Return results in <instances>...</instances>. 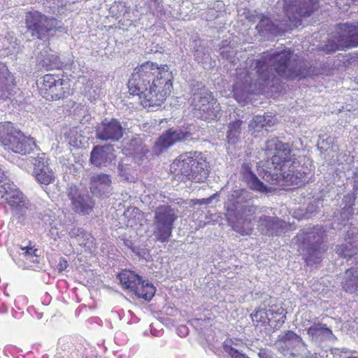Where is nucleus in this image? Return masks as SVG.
Returning <instances> with one entry per match:
<instances>
[{"label": "nucleus", "mask_w": 358, "mask_h": 358, "mask_svg": "<svg viewBox=\"0 0 358 358\" xmlns=\"http://www.w3.org/2000/svg\"><path fill=\"white\" fill-rule=\"evenodd\" d=\"M292 55L290 49H282L273 52L268 59L252 60L245 73L243 90L250 92L253 91V86L255 88H260L261 80L273 81L276 74L286 78L301 79L317 73L315 68L308 66L303 62H296L294 66H291Z\"/></svg>", "instance_id": "nucleus-1"}, {"label": "nucleus", "mask_w": 358, "mask_h": 358, "mask_svg": "<svg viewBox=\"0 0 358 358\" xmlns=\"http://www.w3.org/2000/svg\"><path fill=\"white\" fill-rule=\"evenodd\" d=\"M285 19L272 20L262 14L257 15V29L262 34L278 36L301 24V17L310 16L317 8L319 0H283Z\"/></svg>", "instance_id": "nucleus-2"}, {"label": "nucleus", "mask_w": 358, "mask_h": 358, "mask_svg": "<svg viewBox=\"0 0 358 358\" xmlns=\"http://www.w3.org/2000/svg\"><path fill=\"white\" fill-rule=\"evenodd\" d=\"M170 169L178 180L198 183L205 182L210 171L206 157L197 152L180 155L171 164Z\"/></svg>", "instance_id": "nucleus-3"}, {"label": "nucleus", "mask_w": 358, "mask_h": 358, "mask_svg": "<svg viewBox=\"0 0 358 358\" xmlns=\"http://www.w3.org/2000/svg\"><path fill=\"white\" fill-rule=\"evenodd\" d=\"M0 143L6 150L25 155L36 148L33 138L24 136L10 122H0Z\"/></svg>", "instance_id": "nucleus-4"}, {"label": "nucleus", "mask_w": 358, "mask_h": 358, "mask_svg": "<svg viewBox=\"0 0 358 358\" xmlns=\"http://www.w3.org/2000/svg\"><path fill=\"white\" fill-rule=\"evenodd\" d=\"M178 218V210L169 205H160L154 210V239L167 243L172 234L173 224Z\"/></svg>", "instance_id": "nucleus-5"}, {"label": "nucleus", "mask_w": 358, "mask_h": 358, "mask_svg": "<svg viewBox=\"0 0 358 358\" xmlns=\"http://www.w3.org/2000/svg\"><path fill=\"white\" fill-rule=\"evenodd\" d=\"M264 165L263 166L265 167V169L263 173H261V177L267 184L262 181L252 172L249 164H243L241 169L242 180L247 184L248 187L254 191L261 193L271 192L274 189V187L268 186V185H277L281 179L276 170L273 171V169H268Z\"/></svg>", "instance_id": "nucleus-6"}, {"label": "nucleus", "mask_w": 358, "mask_h": 358, "mask_svg": "<svg viewBox=\"0 0 358 358\" xmlns=\"http://www.w3.org/2000/svg\"><path fill=\"white\" fill-rule=\"evenodd\" d=\"M157 64L147 62L136 67L128 82L129 92L142 98L145 93L155 83L154 72L157 71Z\"/></svg>", "instance_id": "nucleus-7"}, {"label": "nucleus", "mask_w": 358, "mask_h": 358, "mask_svg": "<svg viewBox=\"0 0 358 358\" xmlns=\"http://www.w3.org/2000/svg\"><path fill=\"white\" fill-rule=\"evenodd\" d=\"M0 198L5 199L10 206L13 215L21 222L31 206L22 192L9 182L0 187Z\"/></svg>", "instance_id": "nucleus-8"}, {"label": "nucleus", "mask_w": 358, "mask_h": 358, "mask_svg": "<svg viewBox=\"0 0 358 358\" xmlns=\"http://www.w3.org/2000/svg\"><path fill=\"white\" fill-rule=\"evenodd\" d=\"M28 32L38 39H45L50 31L55 29L57 21L55 18L48 17L38 11L29 12L25 18Z\"/></svg>", "instance_id": "nucleus-9"}, {"label": "nucleus", "mask_w": 358, "mask_h": 358, "mask_svg": "<svg viewBox=\"0 0 358 358\" xmlns=\"http://www.w3.org/2000/svg\"><path fill=\"white\" fill-rule=\"evenodd\" d=\"M294 159L289 154L287 155H275L265 162V166L270 169L276 170L280 178L285 179L287 182L292 184L295 182L296 176H294L295 166Z\"/></svg>", "instance_id": "nucleus-10"}, {"label": "nucleus", "mask_w": 358, "mask_h": 358, "mask_svg": "<svg viewBox=\"0 0 358 358\" xmlns=\"http://www.w3.org/2000/svg\"><path fill=\"white\" fill-rule=\"evenodd\" d=\"M324 231L320 229V232H310L307 236V240L314 241L306 250L304 254L305 260L308 265H313L319 263L327 250V247L323 244Z\"/></svg>", "instance_id": "nucleus-11"}, {"label": "nucleus", "mask_w": 358, "mask_h": 358, "mask_svg": "<svg viewBox=\"0 0 358 358\" xmlns=\"http://www.w3.org/2000/svg\"><path fill=\"white\" fill-rule=\"evenodd\" d=\"M30 161L34 165V176L38 182L47 185L55 180V173L45 153H41L36 157H31Z\"/></svg>", "instance_id": "nucleus-12"}, {"label": "nucleus", "mask_w": 358, "mask_h": 358, "mask_svg": "<svg viewBox=\"0 0 358 358\" xmlns=\"http://www.w3.org/2000/svg\"><path fill=\"white\" fill-rule=\"evenodd\" d=\"M96 133V138L101 141L115 142L123 136V128L117 120L106 119L97 126Z\"/></svg>", "instance_id": "nucleus-13"}, {"label": "nucleus", "mask_w": 358, "mask_h": 358, "mask_svg": "<svg viewBox=\"0 0 358 358\" xmlns=\"http://www.w3.org/2000/svg\"><path fill=\"white\" fill-rule=\"evenodd\" d=\"M288 224L278 217L263 215L257 220V230L265 236H279L288 229Z\"/></svg>", "instance_id": "nucleus-14"}, {"label": "nucleus", "mask_w": 358, "mask_h": 358, "mask_svg": "<svg viewBox=\"0 0 358 358\" xmlns=\"http://www.w3.org/2000/svg\"><path fill=\"white\" fill-rule=\"evenodd\" d=\"M191 137V134L180 129H170L162 135L153 148L155 154L159 155L171 145L179 141H185Z\"/></svg>", "instance_id": "nucleus-15"}, {"label": "nucleus", "mask_w": 358, "mask_h": 358, "mask_svg": "<svg viewBox=\"0 0 358 358\" xmlns=\"http://www.w3.org/2000/svg\"><path fill=\"white\" fill-rule=\"evenodd\" d=\"M226 208L228 215H236L238 224L234 227V230L242 235L250 234V228L245 229L244 227H239L238 224L241 220H243V222H248V218L256 213L257 206L254 205L252 203H250L241 206L229 205L227 206Z\"/></svg>", "instance_id": "nucleus-16"}, {"label": "nucleus", "mask_w": 358, "mask_h": 358, "mask_svg": "<svg viewBox=\"0 0 358 358\" xmlns=\"http://www.w3.org/2000/svg\"><path fill=\"white\" fill-rule=\"evenodd\" d=\"M191 105L197 112L207 106L210 102L215 101L212 93L201 83L194 81L192 83Z\"/></svg>", "instance_id": "nucleus-17"}, {"label": "nucleus", "mask_w": 358, "mask_h": 358, "mask_svg": "<svg viewBox=\"0 0 358 358\" xmlns=\"http://www.w3.org/2000/svg\"><path fill=\"white\" fill-rule=\"evenodd\" d=\"M111 176L103 173H93L90 179V188L96 196H106L111 192Z\"/></svg>", "instance_id": "nucleus-18"}, {"label": "nucleus", "mask_w": 358, "mask_h": 358, "mask_svg": "<svg viewBox=\"0 0 358 358\" xmlns=\"http://www.w3.org/2000/svg\"><path fill=\"white\" fill-rule=\"evenodd\" d=\"M341 45L346 48L358 46V22L339 24Z\"/></svg>", "instance_id": "nucleus-19"}, {"label": "nucleus", "mask_w": 358, "mask_h": 358, "mask_svg": "<svg viewBox=\"0 0 358 358\" xmlns=\"http://www.w3.org/2000/svg\"><path fill=\"white\" fill-rule=\"evenodd\" d=\"M158 85L155 83H152V87L149 88L145 93L142 94L141 104L144 107L159 106L165 101L166 96L170 93V89H164L162 90H157Z\"/></svg>", "instance_id": "nucleus-20"}, {"label": "nucleus", "mask_w": 358, "mask_h": 358, "mask_svg": "<svg viewBox=\"0 0 358 358\" xmlns=\"http://www.w3.org/2000/svg\"><path fill=\"white\" fill-rule=\"evenodd\" d=\"M109 146H95L90 154V162L96 167L106 166L115 159Z\"/></svg>", "instance_id": "nucleus-21"}, {"label": "nucleus", "mask_w": 358, "mask_h": 358, "mask_svg": "<svg viewBox=\"0 0 358 358\" xmlns=\"http://www.w3.org/2000/svg\"><path fill=\"white\" fill-rule=\"evenodd\" d=\"M37 65L44 68L47 71L52 69H60L62 67V62L58 56L49 52L48 49L42 50L36 56Z\"/></svg>", "instance_id": "nucleus-22"}, {"label": "nucleus", "mask_w": 358, "mask_h": 358, "mask_svg": "<svg viewBox=\"0 0 358 358\" xmlns=\"http://www.w3.org/2000/svg\"><path fill=\"white\" fill-rule=\"evenodd\" d=\"M267 156L275 155H287L291 153V149L288 143L280 141L278 138L273 137L265 141L262 148Z\"/></svg>", "instance_id": "nucleus-23"}, {"label": "nucleus", "mask_w": 358, "mask_h": 358, "mask_svg": "<svg viewBox=\"0 0 358 358\" xmlns=\"http://www.w3.org/2000/svg\"><path fill=\"white\" fill-rule=\"evenodd\" d=\"M307 334L313 341H323L334 336L332 331L324 324L313 323L307 329Z\"/></svg>", "instance_id": "nucleus-24"}, {"label": "nucleus", "mask_w": 358, "mask_h": 358, "mask_svg": "<svg viewBox=\"0 0 358 358\" xmlns=\"http://www.w3.org/2000/svg\"><path fill=\"white\" fill-rule=\"evenodd\" d=\"M129 157L122 159L118 164V176L123 181L134 182L136 180V170Z\"/></svg>", "instance_id": "nucleus-25"}, {"label": "nucleus", "mask_w": 358, "mask_h": 358, "mask_svg": "<svg viewBox=\"0 0 358 358\" xmlns=\"http://www.w3.org/2000/svg\"><path fill=\"white\" fill-rule=\"evenodd\" d=\"M220 103L215 100L198 111L197 115L203 120L211 121L220 116Z\"/></svg>", "instance_id": "nucleus-26"}, {"label": "nucleus", "mask_w": 358, "mask_h": 358, "mask_svg": "<svg viewBox=\"0 0 358 358\" xmlns=\"http://www.w3.org/2000/svg\"><path fill=\"white\" fill-rule=\"evenodd\" d=\"M132 292L138 298L150 301L154 296L155 287L148 281L142 280L141 278Z\"/></svg>", "instance_id": "nucleus-27"}, {"label": "nucleus", "mask_w": 358, "mask_h": 358, "mask_svg": "<svg viewBox=\"0 0 358 358\" xmlns=\"http://www.w3.org/2000/svg\"><path fill=\"white\" fill-rule=\"evenodd\" d=\"M71 203L76 212L83 214H89L94 206V201L87 194H81Z\"/></svg>", "instance_id": "nucleus-28"}, {"label": "nucleus", "mask_w": 358, "mask_h": 358, "mask_svg": "<svg viewBox=\"0 0 358 358\" xmlns=\"http://www.w3.org/2000/svg\"><path fill=\"white\" fill-rule=\"evenodd\" d=\"M69 84L62 79H59L50 90L49 93H45V99L49 101H53L64 98L69 94Z\"/></svg>", "instance_id": "nucleus-29"}, {"label": "nucleus", "mask_w": 358, "mask_h": 358, "mask_svg": "<svg viewBox=\"0 0 358 358\" xmlns=\"http://www.w3.org/2000/svg\"><path fill=\"white\" fill-rule=\"evenodd\" d=\"M122 285L130 292H133L141 277L131 271H122L118 275Z\"/></svg>", "instance_id": "nucleus-30"}, {"label": "nucleus", "mask_w": 358, "mask_h": 358, "mask_svg": "<svg viewBox=\"0 0 358 358\" xmlns=\"http://www.w3.org/2000/svg\"><path fill=\"white\" fill-rule=\"evenodd\" d=\"M275 124V120L271 116L256 115L249 124V129L259 132L264 127H271Z\"/></svg>", "instance_id": "nucleus-31"}, {"label": "nucleus", "mask_w": 358, "mask_h": 358, "mask_svg": "<svg viewBox=\"0 0 358 358\" xmlns=\"http://www.w3.org/2000/svg\"><path fill=\"white\" fill-rule=\"evenodd\" d=\"M242 124L243 121L239 120L231 122L228 124L227 138L229 143L234 145L241 141Z\"/></svg>", "instance_id": "nucleus-32"}, {"label": "nucleus", "mask_w": 358, "mask_h": 358, "mask_svg": "<svg viewBox=\"0 0 358 358\" xmlns=\"http://www.w3.org/2000/svg\"><path fill=\"white\" fill-rule=\"evenodd\" d=\"M125 149L129 154L145 155L148 149L143 145L142 139L138 136H133L127 143Z\"/></svg>", "instance_id": "nucleus-33"}, {"label": "nucleus", "mask_w": 358, "mask_h": 358, "mask_svg": "<svg viewBox=\"0 0 358 358\" xmlns=\"http://www.w3.org/2000/svg\"><path fill=\"white\" fill-rule=\"evenodd\" d=\"M343 287L347 292H353L358 289V271L351 268L345 272L342 282Z\"/></svg>", "instance_id": "nucleus-34"}, {"label": "nucleus", "mask_w": 358, "mask_h": 358, "mask_svg": "<svg viewBox=\"0 0 358 358\" xmlns=\"http://www.w3.org/2000/svg\"><path fill=\"white\" fill-rule=\"evenodd\" d=\"M157 71H152L154 76L157 73V81L159 83V85H164V87H167V90H169L172 87V74L169 71V66L167 65H162L161 66L157 65Z\"/></svg>", "instance_id": "nucleus-35"}, {"label": "nucleus", "mask_w": 358, "mask_h": 358, "mask_svg": "<svg viewBox=\"0 0 358 358\" xmlns=\"http://www.w3.org/2000/svg\"><path fill=\"white\" fill-rule=\"evenodd\" d=\"M13 83V78L10 76L6 66L0 62V96L8 90L9 83Z\"/></svg>", "instance_id": "nucleus-36"}, {"label": "nucleus", "mask_w": 358, "mask_h": 358, "mask_svg": "<svg viewBox=\"0 0 358 358\" xmlns=\"http://www.w3.org/2000/svg\"><path fill=\"white\" fill-rule=\"evenodd\" d=\"M60 78L53 74H46L43 77V83L41 87V94L45 98V93H49L52 88L57 84Z\"/></svg>", "instance_id": "nucleus-37"}, {"label": "nucleus", "mask_w": 358, "mask_h": 358, "mask_svg": "<svg viewBox=\"0 0 358 358\" xmlns=\"http://www.w3.org/2000/svg\"><path fill=\"white\" fill-rule=\"evenodd\" d=\"M278 341L285 343L294 344L296 345L298 343H301L303 346H306V343L303 341L301 337L292 331H287L284 334L279 335Z\"/></svg>", "instance_id": "nucleus-38"}, {"label": "nucleus", "mask_w": 358, "mask_h": 358, "mask_svg": "<svg viewBox=\"0 0 358 358\" xmlns=\"http://www.w3.org/2000/svg\"><path fill=\"white\" fill-rule=\"evenodd\" d=\"M17 252L22 260H27L31 263H38L39 261L38 255L36 254V249L33 250L32 248L17 246Z\"/></svg>", "instance_id": "nucleus-39"}, {"label": "nucleus", "mask_w": 358, "mask_h": 358, "mask_svg": "<svg viewBox=\"0 0 358 358\" xmlns=\"http://www.w3.org/2000/svg\"><path fill=\"white\" fill-rule=\"evenodd\" d=\"M235 193L236 200L231 205L241 206L252 203L254 196L250 192L246 189H240Z\"/></svg>", "instance_id": "nucleus-40"}, {"label": "nucleus", "mask_w": 358, "mask_h": 358, "mask_svg": "<svg viewBox=\"0 0 358 358\" xmlns=\"http://www.w3.org/2000/svg\"><path fill=\"white\" fill-rule=\"evenodd\" d=\"M338 37L334 40H329L324 47V50L327 53L334 52L339 49L347 48L345 46L341 45L340 30L338 32Z\"/></svg>", "instance_id": "nucleus-41"}, {"label": "nucleus", "mask_w": 358, "mask_h": 358, "mask_svg": "<svg viewBox=\"0 0 358 358\" xmlns=\"http://www.w3.org/2000/svg\"><path fill=\"white\" fill-rule=\"evenodd\" d=\"M350 246L348 243H345L342 245L341 246H339L336 250V253L343 258H352L355 255H358L354 250H351L350 248Z\"/></svg>", "instance_id": "nucleus-42"}, {"label": "nucleus", "mask_w": 358, "mask_h": 358, "mask_svg": "<svg viewBox=\"0 0 358 358\" xmlns=\"http://www.w3.org/2000/svg\"><path fill=\"white\" fill-rule=\"evenodd\" d=\"M224 351L231 357V358H248L245 355L240 353L237 350L231 346L225 344L223 347Z\"/></svg>", "instance_id": "nucleus-43"}, {"label": "nucleus", "mask_w": 358, "mask_h": 358, "mask_svg": "<svg viewBox=\"0 0 358 358\" xmlns=\"http://www.w3.org/2000/svg\"><path fill=\"white\" fill-rule=\"evenodd\" d=\"M66 194L71 203H73L76 199H78L82 194L79 192L78 187L74 185L69 186L66 190Z\"/></svg>", "instance_id": "nucleus-44"}, {"label": "nucleus", "mask_w": 358, "mask_h": 358, "mask_svg": "<svg viewBox=\"0 0 358 358\" xmlns=\"http://www.w3.org/2000/svg\"><path fill=\"white\" fill-rule=\"evenodd\" d=\"M332 143L333 140L331 138L327 137L324 139L320 136V140L317 142V146L320 151H327Z\"/></svg>", "instance_id": "nucleus-45"}, {"label": "nucleus", "mask_w": 358, "mask_h": 358, "mask_svg": "<svg viewBox=\"0 0 358 358\" xmlns=\"http://www.w3.org/2000/svg\"><path fill=\"white\" fill-rule=\"evenodd\" d=\"M69 235L71 238H77L78 237H83V236H89V234L85 232L84 230L79 227H73L70 232Z\"/></svg>", "instance_id": "nucleus-46"}, {"label": "nucleus", "mask_w": 358, "mask_h": 358, "mask_svg": "<svg viewBox=\"0 0 358 358\" xmlns=\"http://www.w3.org/2000/svg\"><path fill=\"white\" fill-rule=\"evenodd\" d=\"M352 215L353 208L350 206H345L341 212V216L343 220H348L349 217Z\"/></svg>", "instance_id": "nucleus-47"}, {"label": "nucleus", "mask_w": 358, "mask_h": 358, "mask_svg": "<svg viewBox=\"0 0 358 358\" xmlns=\"http://www.w3.org/2000/svg\"><path fill=\"white\" fill-rule=\"evenodd\" d=\"M215 194L206 198V199H195L193 201L194 204H199V205H208L210 204L213 199L215 198Z\"/></svg>", "instance_id": "nucleus-48"}, {"label": "nucleus", "mask_w": 358, "mask_h": 358, "mask_svg": "<svg viewBox=\"0 0 358 358\" xmlns=\"http://www.w3.org/2000/svg\"><path fill=\"white\" fill-rule=\"evenodd\" d=\"M89 236H90V235L89 236H83V237H78L76 238V241L80 245L85 246L87 243V241L89 240Z\"/></svg>", "instance_id": "nucleus-49"}, {"label": "nucleus", "mask_w": 358, "mask_h": 358, "mask_svg": "<svg viewBox=\"0 0 358 358\" xmlns=\"http://www.w3.org/2000/svg\"><path fill=\"white\" fill-rule=\"evenodd\" d=\"M68 266L67 261L65 259H61L58 264V269L59 271H63L66 269Z\"/></svg>", "instance_id": "nucleus-50"}, {"label": "nucleus", "mask_w": 358, "mask_h": 358, "mask_svg": "<svg viewBox=\"0 0 358 358\" xmlns=\"http://www.w3.org/2000/svg\"><path fill=\"white\" fill-rule=\"evenodd\" d=\"M54 231H55V230H53L52 229L50 230V232L51 233V234H52V236H54V235H55V234H54Z\"/></svg>", "instance_id": "nucleus-51"}, {"label": "nucleus", "mask_w": 358, "mask_h": 358, "mask_svg": "<svg viewBox=\"0 0 358 358\" xmlns=\"http://www.w3.org/2000/svg\"><path fill=\"white\" fill-rule=\"evenodd\" d=\"M355 259L357 260L358 264V255H357V257H355Z\"/></svg>", "instance_id": "nucleus-52"}, {"label": "nucleus", "mask_w": 358, "mask_h": 358, "mask_svg": "<svg viewBox=\"0 0 358 358\" xmlns=\"http://www.w3.org/2000/svg\"><path fill=\"white\" fill-rule=\"evenodd\" d=\"M250 223V220L249 219V220H248V224H249Z\"/></svg>", "instance_id": "nucleus-53"}, {"label": "nucleus", "mask_w": 358, "mask_h": 358, "mask_svg": "<svg viewBox=\"0 0 358 358\" xmlns=\"http://www.w3.org/2000/svg\"><path fill=\"white\" fill-rule=\"evenodd\" d=\"M181 329H183L184 330H185V327H182Z\"/></svg>", "instance_id": "nucleus-54"}, {"label": "nucleus", "mask_w": 358, "mask_h": 358, "mask_svg": "<svg viewBox=\"0 0 358 358\" xmlns=\"http://www.w3.org/2000/svg\"><path fill=\"white\" fill-rule=\"evenodd\" d=\"M249 358V357H248Z\"/></svg>", "instance_id": "nucleus-55"}]
</instances>
